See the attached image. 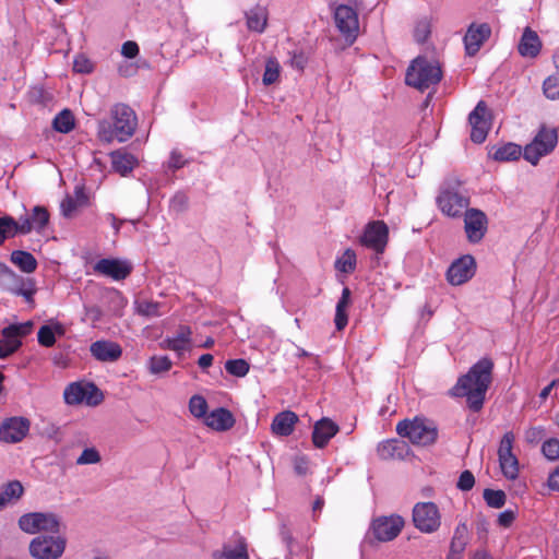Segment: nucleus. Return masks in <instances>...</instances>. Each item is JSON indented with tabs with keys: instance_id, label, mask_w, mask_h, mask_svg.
I'll use <instances>...</instances> for the list:
<instances>
[{
	"instance_id": "1",
	"label": "nucleus",
	"mask_w": 559,
	"mask_h": 559,
	"mask_svg": "<svg viewBox=\"0 0 559 559\" xmlns=\"http://www.w3.org/2000/svg\"><path fill=\"white\" fill-rule=\"evenodd\" d=\"M493 361L484 357L473 365L468 372L459 378L452 388L453 396H465L468 407L478 412L483 408L485 395L492 381Z\"/></svg>"
},
{
	"instance_id": "2",
	"label": "nucleus",
	"mask_w": 559,
	"mask_h": 559,
	"mask_svg": "<svg viewBox=\"0 0 559 559\" xmlns=\"http://www.w3.org/2000/svg\"><path fill=\"white\" fill-rule=\"evenodd\" d=\"M441 79L442 71L439 62L419 56L407 68L405 83L419 91H425L438 84Z\"/></svg>"
},
{
	"instance_id": "3",
	"label": "nucleus",
	"mask_w": 559,
	"mask_h": 559,
	"mask_svg": "<svg viewBox=\"0 0 559 559\" xmlns=\"http://www.w3.org/2000/svg\"><path fill=\"white\" fill-rule=\"evenodd\" d=\"M396 431L413 444L421 447L433 444L438 438V429L433 421L420 417L400 421Z\"/></svg>"
},
{
	"instance_id": "4",
	"label": "nucleus",
	"mask_w": 559,
	"mask_h": 559,
	"mask_svg": "<svg viewBox=\"0 0 559 559\" xmlns=\"http://www.w3.org/2000/svg\"><path fill=\"white\" fill-rule=\"evenodd\" d=\"M558 143V133L555 128L542 126L531 143L523 148V157L532 165L550 154Z\"/></svg>"
},
{
	"instance_id": "5",
	"label": "nucleus",
	"mask_w": 559,
	"mask_h": 559,
	"mask_svg": "<svg viewBox=\"0 0 559 559\" xmlns=\"http://www.w3.org/2000/svg\"><path fill=\"white\" fill-rule=\"evenodd\" d=\"M0 288L14 295L23 296L28 304L33 302V282L15 274L2 262H0Z\"/></svg>"
},
{
	"instance_id": "6",
	"label": "nucleus",
	"mask_w": 559,
	"mask_h": 559,
	"mask_svg": "<svg viewBox=\"0 0 559 559\" xmlns=\"http://www.w3.org/2000/svg\"><path fill=\"white\" fill-rule=\"evenodd\" d=\"M413 522L423 533H433L441 524L438 507L433 502H418L413 509Z\"/></svg>"
},
{
	"instance_id": "7",
	"label": "nucleus",
	"mask_w": 559,
	"mask_h": 559,
	"mask_svg": "<svg viewBox=\"0 0 559 559\" xmlns=\"http://www.w3.org/2000/svg\"><path fill=\"white\" fill-rule=\"evenodd\" d=\"M32 329L33 322L31 320L4 328L0 338V358H5L13 354L21 346L22 337L29 334Z\"/></svg>"
},
{
	"instance_id": "8",
	"label": "nucleus",
	"mask_w": 559,
	"mask_h": 559,
	"mask_svg": "<svg viewBox=\"0 0 559 559\" xmlns=\"http://www.w3.org/2000/svg\"><path fill=\"white\" fill-rule=\"evenodd\" d=\"M32 329L33 322L31 320L4 328L0 338V358H5L13 354L21 346L22 337L29 334Z\"/></svg>"
},
{
	"instance_id": "9",
	"label": "nucleus",
	"mask_w": 559,
	"mask_h": 559,
	"mask_svg": "<svg viewBox=\"0 0 559 559\" xmlns=\"http://www.w3.org/2000/svg\"><path fill=\"white\" fill-rule=\"evenodd\" d=\"M469 200L450 188L442 187L437 197L439 210L449 217H460L467 210Z\"/></svg>"
},
{
	"instance_id": "10",
	"label": "nucleus",
	"mask_w": 559,
	"mask_h": 559,
	"mask_svg": "<svg viewBox=\"0 0 559 559\" xmlns=\"http://www.w3.org/2000/svg\"><path fill=\"white\" fill-rule=\"evenodd\" d=\"M112 126L117 130L118 141L124 142L130 139L136 128V116L127 105L117 104L111 109Z\"/></svg>"
},
{
	"instance_id": "11",
	"label": "nucleus",
	"mask_w": 559,
	"mask_h": 559,
	"mask_svg": "<svg viewBox=\"0 0 559 559\" xmlns=\"http://www.w3.org/2000/svg\"><path fill=\"white\" fill-rule=\"evenodd\" d=\"M515 437L512 431L503 435L498 449V457L502 474L509 479H515L519 474V461L513 453Z\"/></svg>"
},
{
	"instance_id": "12",
	"label": "nucleus",
	"mask_w": 559,
	"mask_h": 559,
	"mask_svg": "<svg viewBox=\"0 0 559 559\" xmlns=\"http://www.w3.org/2000/svg\"><path fill=\"white\" fill-rule=\"evenodd\" d=\"M63 397L69 405H76L83 401H86L88 405H97L102 400V394L93 383L74 382L64 389Z\"/></svg>"
},
{
	"instance_id": "13",
	"label": "nucleus",
	"mask_w": 559,
	"mask_h": 559,
	"mask_svg": "<svg viewBox=\"0 0 559 559\" xmlns=\"http://www.w3.org/2000/svg\"><path fill=\"white\" fill-rule=\"evenodd\" d=\"M488 219L486 214L477 209L464 212V230L471 243H478L487 233Z\"/></svg>"
},
{
	"instance_id": "14",
	"label": "nucleus",
	"mask_w": 559,
	"mask_h": 559,
	"mask_svg": "<svg viewBox=\"0 0 559 559\" xmlns=\"http://www.w3.org/2000/svg\"><path fill=\"white\" fill-rule=\"evenodd\" d=\"M476 272V261L471 254L456 259L447 271V280L453 286L468 282Z\"/></svg>"
},
{
	"instance_id": "15",
	"label": "nucleus",
	"mask_w": 559,
	"mask_h": 559,
	"mask_svg": "<svg viewBox=\"0 0 559 559\" xmlns=\"http://www.w3.org/2000/svg\"><path fill=\"white\" fill-rule=\"evenodd\" d=\"M334 20L338 31L347 39L354 41L359 29L357 12L349 5L341 4L334 10Z\"/></svg>"
},
{
	"instance_id": "16",
	"label": "nucleus",
	"mask_w": 559,
	"mask_h": 559,
	"mask_svg": "<svg viewBox=\"0 0 559 559\" xmlns=\"http://www.w3.org/2000/svg\"><path fill=\"white\" fill-rule=\"evenodd\" d=\"M404 527L400 515L382 516L372 522L371 530L377 540L391 542L399 536Z\"/></svg>"
},
{
	"instance_id": "17",
	"label": "nucleus",
	"mask_w": 559,
	"mask_h": 559,
	"mask_svg": "<svg viewBox=\"0 0 559 559\" xmlns=\"http://www.w3.org/2000/svg\"><path fill=\"white\" fill-rule=\"evenodd\" d=\"M31 423L24 417L5 418L0 424V441L17 443L22 441L29 430Z\"/></svg>"
},
{
	"instance_id": "18",
	"label": "nucleus",
	"mask_w": 559,
	"mask_h": 559,
	"mask_svg": "<svg viewBox=\"0 0 559 559\" xmlns=\"http://www.w3.org/2000/svg\"><path fill=\"white\" fill-rule=\"evenodd\" d=\"M67 546L64 535L37 536V559H59Z\"/></svg>"
},
{
	"instance_id": "19",
	"label": "nucleus",
	"mask_w": 559,
	"mask_h": 559,
	"mask_svg": "<svg viewBox=\"0 0 559 559\" xmlns=\"http://www.w3.org/2000/svg\"><path fill=\"white\" fill-rule=\"evenodd\" d=\"M487 106L485 102L480 100L468 116L471 124V140L475 143H483L489 131V120L486 117Z\"/></svg>"
},
{
	"instance_id": "20",
	"label": "nucleus",
	"mask_w": 559,
	"mask_h": 559,
	"mask_svg": "<svg viewBox=\"0 0 559 559\" xmlns=\"http://www.w3.org/2000/svg\"><path fill=\"white\" fill-rule=\"evenodd\" d=\"M388 226L381 221H376L367 225L361 242L377 253H382L388 242Z\"/></svg>"
},
{
	"instance_id": "21",
	"label": "nucleus",
	"mask_w": 559,
	"mask_h": 559,
	"mask_svg": "<svg viewBox=\"0 0 559 559\" xmlns=\"http://www.w3.org/2000/svg\"><path fill=\"white\" fill-rule=\"evenodd\" d=\"M491 27L487 23H472L464 36L465 50L468 56L476 55L483 44L490 37Z\"/></svg>"
},
{
	"instance_id": "22",
	"label": "nucleus",
	"mask_w": 559,
	"mask_h": 559,
	"mask_svg": "<svg viewBox=\"0 0 559 559\" xmlns=\"http://www.w3.org/2000/svg\"><path fill=\"white\" fill-rule=\"evenodd\" d=\"M33 229L32 221L27 217H21L19 221L9 215L0 217V246L7 239L13 238L16 235H26Z\"/></svg>"
},
{
	"instance_id": "23",
	"label": "nucleus",
	"mask_w": 559,
	"mask_h": 559,
	"mask_svg": "<svg viewBox=\"0 0 559 559\" xmlns=\"http://www.w3.org/2000/svg\"><path fill=\"white\" fill-rule=\"evenodd\" d=\"M94 271L115 281H121L131 273L132 266L118 259H100L94 265Z\"/></svg>"
},
{
	"instance_id": "24",
	"label": "nucleus",
	"mask_w": 559,
	"mask_h": 559,
	"mask_svg": "<svg viewBox=\"0 0 559 559\" xmlns=\"http://www.w3.org/2000/svg\"><path fill=\"white\" fill-rule=\"evenodd\" d=\"M92 356L103 362L117 361L122 355V348L118 343L111 341H96L91 344Z\"/></svg>"
},
{
	"instance_id": "25",
	"label": "nucleus",
	"mask_w": 559,
	"mask_h": 559,
	"mask_svg": "<svg viewBox=\"0 0 559 559\" xmlns=\"http://www.w3.org/2000/svg\"><path fill=\"white\" fill-rule=\"evenodd\" d=\"M338 432V426L330 418H321L313 426L312 442L317 448H324Z\"/></svg>"
},
{
	"instance_id": "26",
	"label": "nucleus",
	"mask_w": 559,
	"mask_h": 559,
	"mask_svg": "<svg viewBox=\"0 0 559 559\" xmlns=\"http://www.w3.org/2000/svg\"><path fill=\"white\" fill-rule=\"evenodd\" d=\"M204 424L216 431H226L234 427L235 418L230 411L219 407L205 416Z\"/></svg>"
},
{
	"instance_id": "27",
	"label": "nucleus",
	"mask_w": 559,
	"mask_h": 559,
	"mask_svg": "<svg viewBox=\"0 0 559 559\" xmlns=\"http://www.w3.org/2000/svg\"><path fill=\"white\" fill-rule=\"evenodd\" d=\"M61 518L52 512H37V536L63 535Z\"/></svg>"
},
{
	"instance_id": "28",
	"label": "nucleus",
	"mask_w": 559,
	"mask_h": 559,
	"mask_svg": "<svg viewBox=\"0 0 559 559\" xmlns=\"http://www.w3.org/2000/svg\"><path fill=\"white\" fill-rule=\"evenodd\" d=\"M66 334V328L58 321H49L41 325L37 331V343L45 347H51L55 345L58 337H62Z\"/></svg>"
},
{
	"instance_id": "29",
	"label": "nucleus",
	"mask_w": 559,
	"mask_h": 559,
	"mask_svg": "<svg viewBox=\"0 0 559 559\" xmlns=\"http://www.w3.org/2000/svg\"><path fill=\"white\" fill-rule=\"evenodd\" d=\"M540 49L542 41L537 33L530 27H526L518 46L519 53L522 57L535 58L538 56Z\"/></svg>"
},
{
	"instance_id": "30",
	"label": "nucleus",
	"mask_w": 559,
	"mask_h": 559,
	"mask_svg": "<svg viewBox=\"0 0 559 559\" xmlns=\"http://www.w3.org/2000/svg\"><path fill=\"white\" fill-rule=\"evenodd\" d=\"M298 416L292 411H284L277 414L271 425L274 435L287 437L293 433Z\"/></svg>"
},
{
	"instance_id": "31",
	"label": "nucleus",
	"mask_w": 559,
	"mask_h": 559,
	"mask_svg": "<svg viewBox=\"0 0 559 559\" xmlns=\"http://www.w3.org/2000/svg\"><path fill=\"white\" fill-rule=\"evenodd\" d=\"M24 488L19 480H11L0 487V511L15 504L23 496Z\"/></svg>"
},
{
	"instance_id": "32",
	"label": "nucleus",
	"mask_w": 559,
	"mask_h": 559,
	"mask_svg": "<svg viewBox=\"0 0 559 559\" xmlns=\"http://www.w3.org/2000/svg\"><path fill=\"white\" fill-rule=\"evenodd\" d=\"M110 157L114 169L121 176H127L138 165L136 157L123 150L112 152Z\"/></svg>"
},
{
	"instance_id": "33",
	"label": "nucleus",
	"mask_w": 559,
	"mask_h": 559,
	"mask_svg": "<svg viewBox=\"0 0 559 559\" xmlns=\"http://www.w3.org/2000/svg\"><path fill=\"white\" fill-rule=\"evenodd\" d=\"M247 27L257 33H263L267 25V10L257 5L246 12Z\"/></svg>"
},
{
	"instance_id": "34",
	"label": "nucleus",
	"mask_w": 559,
	"mask_h": 559,
	"mask_svg": "<svg viewBox=\"0 0 559 559\" xmlns=\"http://www.w3.org/2000/svg\"><path fill=\"white\" fill-rule=\"evenodd\" d=\"M213 559H249L247 544L243 538H239L233 547L224 545L222 550H216L212 555Z\"/></svg>"
},
{
	"instance_id": "35",
	"label": "nucleus",
	"mask_w": 559,
	"mask_h": 559,
	"mask_svg": "<svg viewBox=\"0 0 559 559\" xmlns=\"http://www.w3.org/2000/svg\"><path fill=\"white\" fill-rule=\"evenodd\" d=\"M405 450V442L399 440H388L378 445L377 453L381 460H394L402 459Z\"/></svg>"
},
{
	"instance_id": "36",
	"label": "nucleus",
	"mask_w": 559,
	"mask_h": 559,
	"mask_svg": "<svg viewBox=\"0 0 559 559\" xmlns=\"http://www.w3.org/2000/svg\"><path fill=\"white\" fill-rule=\"evenodd\" d=\"M350 305V289L348 287H344L342 290V296L336 304L335 309V326L337 331H342L348 322L347 309Z\"/></svg>"
},
{
	"instance_id": "37",
	"label": "nucleus",
	"mask_w": 559,
	"mask_h": 559,
	"mask_svg": "<svg viewBox=\"0 0 559 559\" xmlns=\"http://www.w3.org/2000/svg\"><path fill=\"white\" fill-rule=\"evenodd\" d=\"M191 329L188 325L179 326L176 335L165 340L168 349L180 353L187 349L190 343Z\"/></svg>"
},
{
	"instance_id": "38",
	"label": "nucleus",
	"mask_w": 559,
	"mask_h": 559,
	"mask_svg": "<svg viewBox=\"0 0 559 559\" xmlns=\"http://www.w3.org/2000/svg\"><path fill=\"white\" fill-rule=\"evenodd\" d=\"M523 150L515 143H507L502 146L495 148L490 155L498 162H511L521 157Z\"/></svg>"
},
{
	"instance_id": "39",
	"label": "nucleus",
	"mask_w": 559,
	"mask_h": 559,
	"mask_svg": "<svg viewBox=\"0 0 559 559\" xmlns=\"http://www.w3.org/2000/svg\"><path fill=\"white\" fill-rule=\"evenodd\" d=\"M467 526L465 524L457 525L451 540L449 557L460 558V555L463 552L467 544Z\"/></svg>"
},
{
	"instance_id": "40",
	"label": "nucleus",
	"mask_w": 559,
	"mask_h": 559,
	"mask_svg": "<svg viewBox=\"0 0 559 559\" xmlns=\"http://www.w3.org/2000/svg\"><path fill=\"white\" fill-rule=\"evenodd\" d=\"M87 197L82 189L75 190V197L68 195L61 202V211L64 216L70 217L78 210L79 206L86 204Z\"/></svg>"
},
{
	"instance_id": "41",
	"label": "nucleus",
	"mask_w": 559,
	"mask_h": 559,
	"mask_svg": "<svg viewBox=\"0 0 559 559\" xmlns=\"http://www.w3.org/2000/svg\"><path fill=\"white\" fill-rule=\"evenodd\" d=\"M11 262L25 273L35 271V258L29 252L22 250L13 251L11 253Z\"/></svg>"
},
{
	"instance_id": "42",
	"label": "nucleus",
	"mask_w": 559,
	"mask_h": 559,
	"mask_svg": "<svg viewBox=\"0 0 559 559\" xmlns=\"http://www.w3.org/2000/svg\"><path fill=\"white\" fill-rule=\"evenodd\" d=\"M52 126L58 132L69 133L74 128V117L72 112L69 109H63L55 117Z\"/></svg>"
},
{
	"instance_id": "43",
	"label": "nucleus",
	"mask_w": 559,
	"mask_h": 559,
	"mask_svg": "<svg viewBox=\"0 0 559 559\" xmlns=\"http://www.w3.org/2000/svg\"><path fill=\"white\" fill-rule=\"evenodd\" d=\"M162 305L153 300H141L136 304L138 313L147 318L159 317L165 313L160 310Z\"/></svg>"
},
{
	"instance_id": "44",
	"label": "nucleus",
	"mask_w": 559,
	"mask_h": 559,
	"mask_svg": "<svg viewBox=\"0 0 559 559\" xmlns=\"http://www.w3.org/2000/svg\"><path fill=\"white\" fill-rule=\"evenodd\" d=\"M335 267L343 273H352L356 267V253L352 249L345 252L335 261Z\"/></svg>"
},
{
	"instance_id": "45",
	"label": "nucleus",
	"mask_w": 559,
	"mask_h": 559,
	"mask_svg": "<svg viewBox=\"0 0 559 559\" xmlns=\"http://www.w3.org/2000/svg\"><path fill=\"white\" fill-rule=\"evenodd\" d=\"M102 461L100 452L95 447H85L76 457V465H94Z\"/></svg>"
},
{
	"instance_id": "46",
	"label": "nucleus",
	"mask_w": 559,
	"mask_h": 559,
	"mask_svg": "<svg viewBox=\"0 0 559 559\" xmlns=\"http://www.w3.org/2000/svg\"><path fill=\"white\" fill-rule=\"evenodd\" d=\"M281 67L275 58H269L265 62V70L263 73V84L271 85L275 83L280 78Z\"/></svg>"
},
{
	"instance_id": "47",
	"label": "nucleus",
	"mask_w": 559,
	"mask_h": 559,
	"mask_svg": "<svg viewBox=\"0 0 559 559\" xmlns=\"http://www.w3.org/2000/svg\"><path fill=\"white\" fill-rule=\"evenodd\" d=\"M484 500L491 508H502L506 503V493L502 490L485 489L483 493Z\"/></svg>"
},
{
	"instance_id": "48",
	"label": "nucleus",
	"mask_w": 559,
	"mask_h": 559,
	"mask_svg": "<svg viewBox=\"0 0 559 559\" xmlns=\"http://www.w3.org/2000/svg\"><path fill=\"white\" fill-rule=\"evenodd\" d=\"M249 364L245 359H230L225 364L226 371L235 377H245L249 372Z\"/></svg>"
},
{
	"instance_id": "49",
	"label": "nucleus",
	"mask_w": 559,
	"mask_h": 559,
	"mask_svg": "<svg viewBox=\"0 0 559 559\" xmlns=\"http://www.w3.org/2000/svg\"><path fill=\"white\" fill-rule=\"evenodd\" d=\"M189 411L197 418H205L207 412V402L201 395H193L189 401Z\"/></svg>"
},
{
	"instance_id": "50",
	"label": "nucleus",
	"mask_w": 559,
	"mask_h": 559,
	"mask_svg": "<svg viewBox=\"0 0 559 559\" xmlns=\"http://www.w3.org/2000/svg\"><path fill=\"white\" fill-rule=\"evenodd\" d=\"M543 91L548 99L559 98V74L548 76L543 83Z\"/></svg>"
},
{
	"instance_id": "51",
	"label": "nucleus",
	"mask_w": 559,
	"mask_h": 559,
	"mask_svg": "<svg viewBox=\"0 0 559 559\" xmlns=\"http://www.w3.org/2000/svg\"><path fill=\"white\" fill-rule=\"evenodd\" d=\"M171 361L167 356H154L150 359V371L152 373H162L170 369Z\"/></svg>"
},
{
	"instance_id": "52",
	"label": "nucleus",
	"mask_w": 559,
	"mask_h": 559,
	"mask_svg": "<svg viewBox=\"0 0 559 559\" xmlns=\"http://www.w3.org/2000/svg\"><path fill=\"white\" fill-rule=\"evenodd\" d=\"M98 138L104 142L118 141V133L115 127L108 121H102L98 124Z\"/></svg>"
},
{
	"instance_id": "53",
	"label": "nucleus",
	"mask_w": 559,
	"mask_h": 559,
	"mask_svg": "<svg viewBox=\"0 0 559 559\" xmlns=\"http://www.w3.org/2000/svg\"><path fill=\"white\" fill-rule=\"evenodd\" d=\"M94 70L93 62L85 55H78L73 60V71L76 73L88 74Z\"/></svg>"
},
{
	"instance_id": "54",
	"label": "nucleus",
	"mask_w": 559,
	"mask_h": 559,
	"mask_svg": "<svg viewBox=\"0 0 559 559\" xmlns=\"http://www.w3.org/2000/svg\"><path fill=\"white\" fill-rule=\"evenodd\" d=\"M543 454L548 460H558L559 459V440L558 439H548L543 443L542 447Z\"/></svg>"
},
{
	"instance_id": "55",
	"label": "nucleus",
	"mask_w": 559,
	"mask_h": 559,
	"mask_svg": "<svg viewBox=\"0 0 559 559\" xmlns=\"http://www.w3.org/2000/svg\"><path fill=\"white\" fill-rule=\"evenodd\" d=\"M475 485V477L472 472L464 471L459 477L457 488L463 491L471 490Z\"/></svg>"
},
{
	"instance_id": "56",
	"label": "nucleus",
	"mask_w": 559,
	"mask_h": 559,
	"mask_svg": "<svg viewBox=\"0 0 559 559\" xmlns=\"http://www.w3.org/2000/svg\"><path fill=\"white\" fill-rule=\"evenodd\" d=\"M20 528L28 534L35 533V513H27L20 518L19 520Z\"/></svg>"
},
{
	"instance_id": "57",
	"label": "nucleus",
	"mask_w": 559,
	"mask_h": 559,
	"mask_svg": "<svg viewBox=\"0 0 559 559\" xmlns=\"http://www.w3.org/2000/svg\"><path fill=\"white\" fill-rule=\"evenodd\" d=\"M170 207L175 212H182L188 207V197L185 193H176L170 200Z\"/></svg>"
},
{
	"instance_id": "58",
	"label": "nucleus",
	"mask_w": 559,
	"mask_h": 559,
	"mask_svg": "<svg viewBox=\"0 0 559 559\" xmlns=\"http://www.w3.org/2000/svg\"><path fill=\"white\" fill-rule=\"evenodd\" d=\"M294 471L299 476H305L309 472V461L305 456H296L294 459Z\"/></svg>"
},
{
	"instance_id": "59",
	"label": "nucleus",
	"mask_w": 559,
	"mask_h": 559,
	"mask_svg": "<svg viewBox=\"0 0 559 559\" xmlns=\"http://www.w3.org/2000/svg\"><path fill=\"white\" fill-rule=\"evenodd\" d=\"M139 45L135 41L128 40L122 44L121 53L126 58L133 59L139 55Z\"/></svg>"
},
{
	"instance_id": "60",
	"label": "nucleus",
	"mask_w": 559,
	"mask_h": 559,
	"mask_svg": "<svg viewBox=\"0 0 559 559\" xmlns=\"http://www.w3.org/2000/svg\"><path fill=\"white\" fill-rule=\"evenodd\" d=\"M545 435V431L542 427H532L525 432V440L528 443H537L539 442Z\"/></svg>"
},
{
	"instance_id": "61",
	"label": "nucleus",
	"mask_w": 559,
	"mask_h": 559,
	"mask_svg": "<svg viewBox=\"0 0 559 559\" xmlns=\"http://www.w3.org/2000/svg\"><path fill=\"white\" fill-rule=\"evenodd\" d=\"M186 165V160L181 153L173 151L168 160V167L173 170H177Z\"/></svg>"
},
{
	"instance_id": "62",
	"label": "nucleus",
	"mask_w": 559,
	"mask_h": 559,
	"mask_svg": "<svg viewBox=\"0 0 559 559\" xmlns=\"http://www.w3.org/2000/svg\"><path fill=\"white\" fill-rule=\"evenodd\" d=\"M515 520V513L511 510L501 512L498 516V523L500 526L509 527Z\"/></svg>"
},
{
	"instance_id": "63",
	"label": "nucleus",
	"mask_w": 559,
	"mask_h": 559,
	"mask_svg": "<svg viewBox=\"0 0 559 559\" xmlns=\"http://www.w3.org/2000/svg\"><path fill=\"white\" fill-rule=\"evenodd\" d=\"M55 100V95L51 91L46 90H37V103H41L45 106L52 104Z\"/></svg>"
},
{
	"instance_id": "64",
	"label": "nucleus",
	"mask_w": 559,
	"mask_h": 559,
	"mask_svg": "<svg viewBox=\"0 0 559 559\" xmlns=\"http://www.w3.org/2000/svg\"><path fill=\"white\" fill-rule=\"evenodd\" d=\"M548 486L550 489L559 491V466L550 473L548 477Z\"/></svg>"
}]
</instances>
